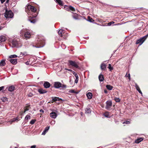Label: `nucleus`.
I'll return each mask as SVG.
<instances>
[{"label": "nucleus", "mask_w": 148, "mask_h": 148, "mask_svg": "<svg viewBox=\"0 0 148 148\" xmlns=\"http://www.w3.org/2000/svg\"><path fill=\"white\" fill-rule=\"evenodd\" d=\"M36 44V46L33 45V47L36 48H40L44 46L45 44V40L43 37H39L37 40L36 42L35 43Z\"/></svg>", "instance_id": "1"}, {"label": "nucleus", "mask_w": 148, "mask_h": 148, "mask_svg": "<svg viewBox=\"0 0 148 148\" xmlns=\"http://www.w3.org/2000/svg\"><path fill=\"white\" fill-rule=\"evenodd\" d=\"M4 16L7 19L8 18H12L13 16V14L11 10L8 11L6 10Z\"/></svg>", "instance_id": "2"}, {"label": "nucleus", "mask_w": 148, "mask_h": 148, "mask_svg": "<svg viewBox=\"0 0 148 148\" xmlns=\"http://www.w3.org/2000/svg\"><path fill=\"white\" fill-rule=\"evenodd\" d=\"M148 36V34L140 38L136 41V44H138L140 45H141L147 38Z\"/></svg>", "instance_id": "3"}, {"label": "nucleus", "mask_w": 148, "mask_h": 148, "mask_svg": "<svg viewBox=\"0 0 148 148\" xmlns=\"http://www.w3.org/2000/svg\"><path fill=\"white\" fill-rule=\"evenodd\" d=\"M10 42L12 45V47H18V45L20 43V42L18 41L17 39L15 38L12 39L10 40Z\"/></svg>", "instance_id": "4"}, {"label": "nucleus", "mask_w": 148, "mask_h": 148, "mask_svg": "<svg viewBox=\"0 0 148 148\" xmlns=\"http://www.w3.org/2000/svg\"><path fill=\"white\" fill-rule=\"evenodd\" d=\"M69 62L70 65L74 66L76 68H79V63L78 62L72 60H69Z\"/></svg>", "instance_id": "5"}, {"label": "nucleus", "mask_w": 148, "mask_h": 148, "mask_svg": "<svg viewBox=\"0 0 148 148\" xmlns=\"http://www.w3.org/2000/svg\"><path fill=\"white\" fill-rule=\"evenodd\" d=\"M106 109L108 110H110L112 105V101L110 100L107 101L106 102Z\"/></svg>", "instance_id": "6"}, {"label": "nucleus", "mask_w": 148, "mask_h": 148, "mask_svg": "<svg viewBox=\"0 0 148 148\" xmlns=\"http://www.w3.org/2000/svg\"><path fill=\"white\" fill-rule=\"evenodd\" d=\"M32 37L31 33L28 31H26L24 34V38L27 40L30 38Z\"/></svg>", "instance_id": "7"}, {"label": "nucleus", "mask_w": 148, "mask_h": 148, "mask_svg": "<svg viewBox=\"0 0 148 148\" xmlns=\"http://www.w3.org/2000/svg\"><path fill=\"white\" fill-rule=\"evenodd\" d=\"M65 8L68 11L71 10L73 11H75L74 8L71 6H67L66 5L65 7Z\"/></svg>", "instance_id": "8"}, {"label": "nucleus", "mask_w": 148, "mask_h": 148, "mask_svg": "<svg viewBox=\"0 0 148 148\" xmlns=\"http://www.w3.org/2000/svg\"><path fill=\"white\" fill-rule=\"evenodd\" d=\"M62 84L60 82H55L54 84V86L56 88H59L61 86Z\"/></svg>", "instance_id": "9"}, {"label": "nucleus", "mask_w": 148, "mask_h": 148, "mask_svg": "<svg viewBox=\"0 0 148 148\" xmlns=\"http://www.w3.org/2000/svg\"><path fill=\"white\" fill-rule=\"evenodd\" d=\"M28 8L30 9L33 12H35L36 10V9L33 6H32L31 5H28L27 6Z\"/></svg>", "instance_id": "10"}, {"label": "nucleus", "mask_w": 148, "mask_h": 148, "mask_svg": "<svg viewBox=\"0 0 148 148\" xmlns=\"http://www.w3.org/2000/svg\"><path fill=\"white\" fill-rule=\"evenodd\" d=\"M50 116L52 118L55 119L57 117V114L55 112H52L50 114Z\"/></svg>", "instance_id": "11"}, {"label": "nucleus", "mask_w": 148, "mask_h": 148, "mask_svg": "<svg viewBox=\"0 0 148 148\" xmlns=\"http://www.w3.org/2000/svg\"><path fill=\"white\" fill-rule=\"evenodd\" d=\"M43 86L46 88H49L50 86V84L47 82H45L43 84Z\"/></svg>", "instance_id": "12"}, {"label": "nucleus", "mask_w": 148, "mask_h": 148, "mask_svg": "<svg viewBox=\"0 0 148 148\" xmlns=\"http://www.w3.org/2000/svg\"><path fill=\"white\" fill-rule=\"evenodd\" d=\"M22 117H21L20 118V117H19L18 116L13 118L12 120H11L10 122L11 123H12L13 122L15 121H19L21 119H22Z\"/></svg>", "instance_id": "13"}, {"label": "nucleus", "mask_w": 148, "mask_h": 148, "mask_svg": "<svg viewBox=\"0 0 148 148\" xmlns=\"http://www.w3.org/2000/svg\"><path fill=\"white\" fill-rule=\"evenodd\" d=\"M17 59H11L10 60V62L12 64H16L17 63Z\"/></svg>", "instance_id": "14"}, {"label": "nucleus", "mask_w": 148, "mask_h": 148, "mask_svg": "<svg viewBox=\"0 0 148 148\" xmlns=\"http://www.w3.org/2000/svg\"><path fill=\"white\" fill-rule=\"evenodd\" d=\"M63 32V30L62 29H60L58 31V34L60 36L62 37H63V36L64 34V32Z\"/></svg>", "instance_id": "15"}, {"label": "nucleus", "mask_w": 148, "mask_h": 148, "mask_svg": "<svg viewBox=\"0 0 148 148\" xmlns=\"http://www.w3.org/2000/svg\"><path fill=\"white\" fill-rule=\"evenodd\" d=\"M38 91L41 94L45 93L47 92L46 90H43L42 89H39Z\"/></svg>", "instance_id": "16"}, {"label": "nucleus", "mask_w": 148, "mask_h": 148, "mask_svg": "<svg viewBox=\"0 0 148 148\" xmlns=\"http://www.w3.org/2000/svg\"><path fill=\"white\" fill-rule=\"evenodd\" d=\"M15 89V87L13 85L9 87L8 88V90L9 91L12 92Z\"/></svg>", "instance_id": "17"}, {"label": "nucleus", "mask_w": 148, "mask_h": 148, "mask_svg": "<svg viewBox=\"0 0 148 148\" xmlns=\"http://www.w3.org/2000/svg\"><path fill=\"white\" fill-rule=\"evenodd\" d=\"M5 39L6 38L5 36H0V42L5 41Z\"/></svg>", "instance_id": "18"}, {"label": "nucleus", "mask_w": 148, "mask_h": 148, "mask_svg": "<svg viewBox=\"0 0 148 148\" xmlns=\"http://www.w3.org/2000/svg\"><path fill=\"white\" fill-rule=\"evenodd\" d=\"M135 86L137 90L138 91L139 93L142 95V93L141 92V91L140 90V88H139V86L137 85V84H135Z\"/></svg>", "instance_id": "19"}, {"label": "nucleus", "mask_w": 148, "mask_h": 148, "mask_svg": "<svg viewBox=\"0 0 148 148\" xmlns=\"http://www.w3.org/2000/svg\"><path fill=\"white\" fill-rule=\"evenodd\" d=\"M52 101H59L60 100H62V99L60 98L59 97H53L52 98Z\"/></svg>", "instance_id": "20"}, {"label": "nucleus", "mask_w": 148, "mask_h": 148, "mask_svg": "<svg viewBox=\"0 0 148 148\" xmlns=\"http://www.w3.org/2000/svg\"><path fill=\"white\" fill-rule=\"evenodd\" d=\"M86 96L88 99H90L92 98V95L91 92H89L86 94Z\"/></svg>", "instance_id": "21"}, {"label": "nucleus", "mask_w": 148, "mask_h": 148, "mask_svg": "<svg viewBox=\"0 0 148 148\" xmlns=\"http://www.w3.org/2000/svg\"><path fill=\"white\" fill-rule=\"evenodd\" d=\"M143 139L141 138H137L135 141V143H138L140 142L141 141L143 140Z\"/></svg>", "instance_id": "22"}, {"label": "nucleus", "mask_w": 148, "mask_h": 148, "mask_svg": "<svg viewBox=\"0 0 148 148\" xmlns=\"http://www.w3.org/2000/svg\"><path fill=\"white\" fill-rule=\"evenodd\" d=\"M99 80L100 82H102L104 78L102 74H100L99 76Z\"/></svg>", "instance_id": "23"}, {"label": "nucleus", "mask_w": 148, "mask_h": 148, "mask_svg": "<svg viewBox=\"0 0 148 148\" xmlns=\"http://www.w3.org/2000/svg\"><path fill=\"white\" fill-rule=\"evenodd\" d=\"M5 60H2L0 62V66H5Z\"/></svg>", "instance_id": "24"}, {"label": "nucleus", "mask_w": 148, "mask_h": 148, "mask_svg": "<svg viewBox=\"0 0 148 148\" xmlns=\"http://www.w3.org/2000/svg\"><path fill=\"white\" fill-rule=\"evenodd\" d=\"M101 69L102 70H104L106 69V65L104 63H102L101 66Z\"/></svg>", "instance_id": "25"}, {"label": "nucleus", "mask_w": 148, "mask_h": 148, "mask_svg": "<svg viewBox=\"0 0 148 148\" xmlns=\"http://www.w3.org/2000/svg\"><path fill=\"white\" fill-rule=\"evenodd\" d=\"M106 87L109 90H112L113 88V87L111 86L110 85H107L106 86Z\"/></svg>", "instance_id": "26"}, {"label": "nucleus", "mask_w": 148, "mask_h": 148, "mask_svg": "<svg viewBox=\"0 0 148 148\" xmlns=\"http://www.w3.org/2000/svg\"><path fill=\"white\" fill-rule=\"evenodd\" d=\"M85 113H86L89 114L91 113V110L90 108H86L85 109Z\"/></svg>", "instance_id": "27"}, {"label": "nucleus", "mask_w": 148, "mask_h": 148, "mask_svg": "<svg viewBox=\"0 0 148 148\" xmlns=\"http://www.w3.org/2000/svg\"><path fill=\"white\" fill-rule=\"evenodd\" d=\"M27 55V52L26 51H25L23 52H21L20 56V57H22V56H25Z\"/></svg>", "instance_id": "28"}, {"label": "nucleus", "mask_w": 148, "mask_h": 148, "mask_svg": "<svg viewBox=\"0 0 148 148\" xmlns=\"http://www.w3.org/2000/svg\"><path fill=\"white\" fill-rule=\"evenodd\" d=\"M87 21L90 22H92L94 21L93 19L89 16H88Z\"/></svg>", "instance_id": "29"}, {"label": "nucleus", "mask_w": 148, "mask_h": 148, "mask_svg": "<svg viewBox=\"0 0 148 148\" xmlns=\"http://www.w3.org/2000/svg\"><path fill=\"white\" fill-rule=\"evenodd\" d=\"M32 92H30L28 94L27 96L29 97H32L34 95V94H33V93H32Z\"/></svg>", "instance_id": "30"}, {"label": "nucleus", "mask_w": 148, "mask_h": 148, "mask_svg": "<svg viewBox=\"0 0 148 148\" xmlns=\"http://www.w3.org/2000/svg\"><path fill=\"white\" fill-rule=\"evenodd\" d=\"M30 119V116L29 115L27 114L25 117V120H28Z\"/></svg>", "instance_id": "31"}, {"label": "nucleus", "mask_w": 148, "mask_h": 148, "mask_svg": "<svg viewBox=\"0 0 148 148\" xmlns=\"http://www.w3.org/2000/svg\"><path fill=\"white\" fill-rule=\"evenodd\" d=\"M56 1L60 5H62V2L61 0H56Z\"/></svg>", "instance_id": "32"}, {"label": "nucleus", "mask_w": 148, "mask_h": 148, "mask_svg": "<svg viewBox=\"0 0 148 148\" xmlns=\"http://www.w3.org/2000/svg\"><path fill=\"white\" fill-rule=\"evenodd\" d=\"M108 68L109 69L110 71H111L113 69V68L111 66L110 64H109Z\"/></svg>", "instance_id": "33"}, {"label": "nucleus", "mask_w": 148, "mask_h": 148, "mask_svg": "<svg viewBox=\"0 0 148 148\" xmlns=\"http://www.w3.org/2000/svg\"><path fill=\"white\" fill-rule=\"evenodd\" d=\"M75 83H77L78 80V75H75Z\"/></svg>", "instance_id": "34"}, {"label": "nucleus", "mask_w": 148, "mask_h": 148, "mask_svg": "<svg viewBox=\"0 0 148 148\" xmlns=\"http://www.w3.org/2000/svg\"><path fill=\"white\" fill-rule=\"evenodd\" d=\"M29 107V105L25 107L24 108V112H26L28 111L29 110V109L27 108Z\"/></svg>", "instance_id": "35"}, {"label": "nucleus", "mask_w": 148, "mask_h": 148, "mask_svg": "<svg viewBox=\"0 0 148 148\" xmlns=\"http://www.w3.org/2000/svg\"><path fill=\"white\" fill-rule=\"evenodd\" d=\"M115 101L117 102H118L120 101V100L119 98L115 97L114 99Z\"/></svg>", "instance_id": "36"}, {"label": "nucleus", "mask_w": 148, "mask_h": 148, "mask_svg": "<svg viewBox=\"0 0 148 148\" xmlns=\"http://www.w3.org/2000/svg\"><path fill=\"white\" fill-rule=\"evenodd\" d=\"M103 115L106 117H107V118L109 117V114L108 112L105 113V114H104Z\"/></svg>", "instance_id": "37"}, {"label": "nucleus", "mask_w": 148, "mask_h": 148, "mask_svg": "<svg viewBox=\"0 0 148 148\" xmlns=\"http://www.w3.org/2000/svg\"><path fill=\"white\" fill-rule=\"evenodd\" d=\"M17 57V56L16 55H11L10 56V58H16Z\"/></svg>", "instance_id": "38"}, {"label": "nucleus", "mask_w": 148, "mask_h": 148, "mask_svg": "<svg viewBox=\"0 0 148 148\" xmlns=\"http://www.w3.org/2000/svg\"><path fill=\"white\" fill-rule=\"evenodd\" d=\"M35 121H36L35 120L32 119L31 120V121L30 122V124H34V123Z\"/></svg>", "instance_id": "39"}, {"label": "nucleus", "mask_w": 148, "mask_h": 148, "mask_svg": "<svg viewBox=\"0 0 148 148\" xmlns=\"http://www.w3.org/2000/svg\"><path fill=\"white\" fill-rule=\"evenodd\" d=\"M130 123V121H125V122H124L123 123V124H129Z\"/></svg>", "instance_id": "40"}, {"label": "nucleus", "mask_w": 148, "mask_h": 148, "mask_svg": "<svg viewBox=\"0 0 148 148\" xmlns=\"http://www.w3.org/2000/svg\"><path fill=\"white\" fill-rule=\"evenodd\" d=\"M114 21H111L110 22H109L108 23V26H110L112 24H114Z\"/></svg>", "instance_id": "41"}, {"label": "nucleus", "mask_w": 148, "mask_h": 148, "mask_svg": "<svg viewBox=\"0 0 148 148\" xmlns=\"http://www.w3.org/2000/svg\"><path fill=\"white\" fill-rule=\"evenodd\" d=\"M49 128V126L47 127H45L44 130L46 132H47Z\"/></svg>", "instance_id": "42"}, {"label": "nucleus", "mask_w": 148, "mask_h": 148, "mask_svg": "<svg viewBox=\"0 0 148 148\" xmlns=\"http://www.w3.org/2000/svg\"><path fill=\"white\" fill-rule=\"evenodd\" d=\"M29 21H30L31 23H35L36 21V20L35 19H34L32 20H29Z\"/></svg>", "instance_id": "43"}, {"label": "nucleus", "mask_w": 148, "mask_h": 148, "mask_svg": "<svg viewBox=\"0 0 148 148\" xmlns=\"http://www.w3.org/2000/svg\"><path fill=\"white\" fill-rule=\"evenodd\" d=\"M50 123L52 125H54L55 123V120H53L51 121Z\"/></svg>", "instance_id": "44"}, {"label": "nucleus", "mask_w": 148, "mask_h": 148, "mask_svg": "<svg viewBox=\"0 0 148 148\" xmlns=\"http://www.w3.org/2000/svg\"><path fill=\"white\" fill-rule=\"evenodd\" d=\"M125 76L126 77H128L129 79H130V74H128L127 75V74L125 75Z\"/></svg>", "instance_id": "45"}, {"label": "nucleus", "mask_w": 148, "mask_h": 148, "mask_svg": "<svg viewBox=\"0 0 148 148\" xmlns=\"http://www.w3.org/2000/svg\"><path fill=\"white\" fill-rule=\"evenodd\" d=\"M61 87H62V88H66V85L64 84H63L62 85Z\"/></svg>", "instance_id": "46"}, {"label": "nucleus", "mask_w": 148, "mask_h": 148, "mask_svg": "<svg viewBox=\"0 0 148 148\" xmlns=\"http://www.w3.org/2000/svg\"><path fill=\"white\" fill-rule=\"evenodd\" d=\"M69 92L71 93H75L74 90H70Z\"/></svg>", "instance_id": "47"}, {"label": "nucleus", "mask_w": 148, "mask_h": 148, "mask_svg": "<svg viewBox=\"0 0 148 148\" xmlns=\"http://www.w3.org/2000/svg\"><path fill=\"white\" fill-rule=\"evenodd\" d=\"M4 87L3 86H2L1 87H0V91L1 90H3L4 89Z\"/></svg>", "instance_id": "48"}, {"label": "nucleus", "mask_w": 148, "mask_h": 148, "mask_svg": "<svg viewBox=\"0 0 148 148\" xmlns=\"http://www.w3.org/2000/svg\"><path fill=\"white\" fill-rule=\"evenodd\" d=\"M36 147V145H33L32 146L30 147L31 148H35Z\"/></svg>", "instance_id": "49"}, {"label": "nucleus", "mask_w": 148, "mask_h": 148, "mask_svg": "<svg viewBox=\"0 0 148 148\" xmlns=\"http://www.w3.org/2000/svg\"><path fill=\"white\" fill-rule=\"evenodd\" d=\"M65 70H68V71H72V70H71V69H65Z\"/></svg>", "instance_id": "50"}, {"label": "nucleus", "mask_w": 148, "mask_h": 148, "mask_svg": "<svg viewBox=\"0 0 148 148\" xmlns=\"http://www.w3.org/2000/svg\"><path fill=\"white\" fill-rule=\"evenodd\" d=\"M46 132L44 130V131H43V132H42V135H45V134H46Z\"/></svg>", "instance_id": "51"}, {"label": "nucleus", "mask_w": 148, "mask_h": 148, "mask_svg": "<svg viewBox=\"0 0 148 148\" xmlns=\"http://www.w3.org/2000/svg\"><path fill=\"white\" fill-rule=\"evenodd\" d=\"M73 74L75 76V77L76 75H78L75 72L73 71Z\"/></svg>", "instance_id": "52"}, {"label": "nucleus", "mask_w": 148, "mask_h": 148, "mask_svg": "<svg viewBox=\"0 0 148 148\" xmlns=\"http://www.w3.org/2000/svg\"><path fill=\"white\" fill-rule=\"evenodd\" d=\"M5 1V0H1V3H3Z\"/></svg>", "instance_id": "53"}, {"label": "nucleus", "mask_w": 148, "mask_h": 148, "mask_svg": "<svg viewBox=\"0 0 148 148\" xmlns=\"http://www.w3.org/2000/svg\"><path fill=\"white\" fill-rule=\"evenodd\" d=\"M40 112H44V111L42 109H41V110H40Z\"/></svg>", "instance_id": "54"}, {"label": "nucleus", "mask_w": 148, "mask_h": 148, "mask_svg": "<svg viewBox=\"0 0 148 148\" xmlns=\"http://www.w3.org/2000/svg\"><path fill=\"white\" fill-rule=\"evenodd\" d=\"M25 64H27V65H28L29 64V62H28V61L26 62H25Z\"/></svg>", "instance_id": "55"}, {"label": "nucleus", "mask_w": 148, "mask_h": 148, "mask_svg": "<svg viewBox=\"0 0 148 148\" xmlns=\"http://www.w3.org/2000/svg\"><path fill=\"white\" fill-rule=\"evenodd\" d=\"M104 92L106 93H107V91L106 90H104Z\"/></svg>", "instance_id": "56"}, {"label": "nucleus", "mask_w": 148, "mask_h": 148, "mask_svg": "<svg viewBox=\"0 0 148 148\" xmlns=\"http://www.w3.org/2000/svg\"><path fill=\"white\" fill-rule=\"evenodd\" d=\"M3 27L0 26V30L3 28Z\"/></svg>", "instance_id": "57"}, {"label": "nucleus", "mask_w": 148, "mask_h": 148, "mask_svg": "<svg viewBox=\"0 0 148 148\" xmlns=\"http://www.w3.org/2000/svg\"><path fill=\"white\" fill-rule=\"evenodd\" d=\"M9 0H6V3H7V2L8 3V1H9Z\"/></svg>", "instance_id": "58"}, {"label": "nucleus", "mask_w": 148, "mask_h": 148, "mask_svg": "<svg viewBox=\"0 0 148 148\" xmlns=\"http://www.w3.org/2000/svg\"><path fill=\"white\" fill-rule=\"evenodd\" d=\"M73 18H75V19H77V18H76V17H74V16H73Z\"/></svg>", "instance_id": "59"}, {"label": "nucleus", "mask_w": 148, "mask_h": 148, "mask_svg": "<svg viewBox=\"0 0 148 148\" xmlns=\"http://www.w3.org/2000/svg\"><path fill=\"white\" fill-rule=\"evenodd\" d=\"M82 112H81V114L82 115Z\"/></svg>", "instance_id": "60"}, {"label": "nucleus", "mask_w": 148, "mask_h": 148, "mask_svg": "<svg viewBox=\"0 0 148 148\" xmlns=\"http://www.w3.org/2000/svg\"><path fill=\"white\" fill-rule=\"evenodd\" d=\"M14 148H18V147H15Z\"/></svg>", "instance_id": "61"}, {"label": "nucleus", "mask_w": 148, "mask_h": 148, "mask_svg": "<svg viewBox=\"0 0 148 148\" xmlns=\"http://www.w3.org/2000/svg\"><path fill=\"white\" fill-rule=\"evenodd\" d=\"M115 51H114V52H115Z\"/></svg>", "instance_id": "62"}]
</instances>
